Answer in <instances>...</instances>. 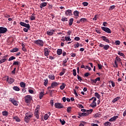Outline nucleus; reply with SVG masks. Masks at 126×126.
<instances>
[{
    "instance_id": "obj_30",
    "label": "nucleus",
    "mask_w": 126,
    "mask_h": 126,
    "mask_svg": "<svg viewBox=\"0 0 126 126\" xmlns=\"http://www.w3.org/2000/svg\"><path fill=\"white\" fill-rule=\"evenodd\" d=\"M73 20H74V19H73V18H71L69 19V26H71V25H72V24L73 23Z\"/></svg>"
},
{
    "instance_id": "obj_59",
    "label": "nucleus",
    "mask_w": 126,
    "mask_h": 126,
    "mask_svg": "<svg viewBox=\"0 0 126 126\" xmlns=\"http://www.w3.org/2000/svg\"><path fill=\"white\" fill-rule=\"evenodd\" d=\"M115 5H112V6H111L110 7V8H109V10H113V9H114V8H115Z\"/></svg>"
},
{
    "instance_id": "obj_16",
    "label": "nucleus",
    "mask_w": 126,
    "mask_h": 126,
    "mask_svg": "<svg viewBox=\"0 0 126 126\" xmlns=\"http://www.w3.org/2000/svg\"><path fill=\"white\" fill-rule=\"evenodd\" d=\"M34 115L35 118L38 120V119H39V111H38L37 110H35Z\"/></svg>"
},
{
    "instance_id": "obj_27",
    "label": "nucleus",
    "mask_w": 126,
    "mask_h": 126,
    "mask_svg": "<svg viewBox=\"0 0 126 126\" xmlns=\"http://www.w3.org/2000/svg\"><path fill=\"white\" fill-rule=\"evenodd\" d=\"M20 85L21 87H22V88H25V87H26V84H25V83H24L23 82H21L20 83Z\"/></svg>"
},
{
    "instance_id": "obj_35",
    "label": "nucleus",
    "mask_w": 126,
    "mask_h": 126,
    "mask_svg": "<svg viewBox=\"0 0 126 126\" xmlns=\"http://www.w3.org/2000/svg\"><path fill=\"white\" fill-rule=\"evenodd\" d=\"M30 121V118L27 117V116L25 117V122H26V123H29Z\"/></svg>"
},
{
    "instance_id": "obj_56",
    "label": "nucleus",
    "mask_w": 126,
    "mask_h": 126,
    "mask_svg": "<svg viewBox=\"0 0 126 126\" xmlns=\"http://www.w3.org/2000/svg\"><path fill=\"white\" fill-rule=\"evenodd\" d=\"M70 111H71V107H69L67 108V112L70 113Z\"/></svg>"
},
{
    "instance_id": "obj_37",
    "label": "nucleus",
    "mask_w": 126,
    "mask_h": 126,
    "mask_svg": "<svg viewBox=\"0 0 126 126\" xmlns=\"http://www.w3.org/2000/svg\"><path fill=\"white\" fill-rule=\"evenodd\" d=\"M2 114L3 115V116H8V112L6 111H4L2 112Z\"/></svg>"
},
{
    "instance_id": "obj_55",
    "label": "nucleus",
    "mask_w": 126,
    "mask_h": 126,
    "mask_svg": "<svg viewBox=\"0 0 126 126\" xmlns=\"http://www.w3.org/2000/svg\"><path fill=\"white\" fill-rule=\"evenodd\" d=\"M115 45H120L121 44V41L119 40H116L115 42Z\"/></svg>"
},
{
    "instance_id": "obj_31",
    "label": "nucleus",
    "mask_w": 126,
    "mask_h": 126,
    "mask_svg": "<svg viewBox=\"0 0 126 126\" xmlns=\"http://www.w3.org/2000/svg\"><path fill=\"white\" fill-rule=\"evenodd\" d=\"M13 120H15L16 122H20V119L17 116H15L13 117Z\"/></svg>"
},
{
    "instance_id": "obj_51",
    "label": "nucleus",
    "mask_w": 126,
    "mask_h": 126,
    "mask_svg": "<svg viewBox=\"0 0 126 126\" xmlns=\"http://www.w3.org/2000/svg\"><path fill=\"white\" fill-rule=\"evenodd\" d=\"M91 75V74H90V73L89 72H87L84 74V76H85L86 77H88V76H90Z\"/></svg>"
},
{
    "instance_id": "obj_17",
    "label": "nucleus",
    "mask_w": 126,
    "mask_h": 126,
    "mask_svg": "<svg viewBox=\"0 0 126 126\" xmlns=\"http://www.w3.org/2000/svg\"><path fill=\"white\" fill-rule=\"evenodd\" d=\"M118 118H119V116H114L113 117L110 119L109 120V122H114V121H116V120H117V119H118Z\"/></svg>"
},
{
    "instance_id": "obj_42",
    "label": "nucleus",
    "mask_w": 126,
    "mask_h": 126,
    "mask_svg": "<svg viewBox=\"0 0 126 126\" xmlns=\"http://www.w3.org/2000/svg\"><path fill=\"white\" fill-rule=\"evenodd\" d=\"M65 72V69L63 68V71L60 73V76H63L64 74V73Z\"/></svg>"
},
{
    "instance_id": "obj_9",
    "label": "nucleus",
    "mask_w": 126,
    "mask_h": 126,
    "mask_svg": "<svg viewBox=\"0 0 126 126\" xmlns=\"http://www.w3.org/2000/svg\"><path fill=\"white\" fill-rule=\"evenodd\" d=\"M65 14L66 16H71V15H72V11L68 9L65 11Z\"/></svg>"
},
{
    "instance_id": "obj_15",
    "label": "nucleus",
    "mask_w": 126,
    "mask_h": 126,
    "mask_svg": "<svg viewBox=\"0 0 126 126\" xmlns=\"http://www.w3.org/2000/svg\"><path fill=\"white\" fill-rule=\"evenodd\" d=\"M78 116L80 117H87V116H88V113H86L85 112H79Z\"/></svg>"
},
{
    "instance_id": "obj_4",
    "label": "nucleus",
    "mask_w": 126,
    "mask_h": 126,
    "mask_svg": "<svg viewBox=\"0 0 126 126\" xmlns=\"http://www.w3.org/2000/svg\"><path fill=\"white\" fill-rule=\"evenodd\" d=\"M101 29L103 31H104V32H106V33H108L109 34H111L112 33V31L109 28L105 27H101Z\"/></svg>"
},
{
    "instance_id": "obj_57",
    "label": "nucleus",
    "mask_w": 126,
    "mask_h": 126,
    "mask_svg": "<svg viewBox=\"0 0 126 126\" xmlns=\"http://www.w3.org/2000/svg\"><path fill=\"white\" fill-rule=\"evenodd\" d=\"M102 25H103V26H104L105 27H107V26H108V23L104 22L103 23Z\"/></svg>"
},
{
    "instance_id": "obj_11",
    "label": "nucleus",
    "mask_w": 126,
    "mask_h": 126,
    "mask_svg": "<svg viewBox=\"0 0 126 126\" xmlns=\"http://www.w3.org/2000/svg\"><path fill=\"white\" fill-rule=\"evenodd\" d=\"M9 101H10V102L12 103V104L13 105H14V106H18V104L17 103V101H16V100L15 99L10 98L9 99Z\"/></svg>"
},
{
    "instance_id": "obj_44",
    "label": "nucleus",
    "mask_w": 126,
    "mask_h": 126,
    "mask_svg": "<svg viewBox=\"0 0 126 126\" xmlns=\"http://www.w3.org/2000/svg\"><path fill=\"white\" fill-rule=\"evenodd\" d=\"M20 64V63L16 61H14L13 63V65H19Z\"/></svg>"
},
{
    "instance_id": "obj_40",
    "label": "nucleus",
    "mask_w": 126,
    "mask_h": 126,
    "mask_svg": "<svg viewBox=\"0 0 126 126\" xmlns=\"http://www.w3.org/2000/svg\"><path fill=\"white\" fill-rule=\"evenodd\" d=\"M97 106V104L95 102L93 101L92 104L91 105V106L93 107V108H94V107H96Z\"/></svg>"
},
{
    "instance_id": "obj_33",
    "label": "nucleus",
    "mask_w": 126,
    "mask_h": 126,
    "mask_svg": "<svg viewBox=\"0 0 126 126\" xmlns=\"http://www.w3.org/2000/svg\"><path fill=\"white\" fill-rule=\"evenodd\" d=\"M67 63V60L66 59H65L63 62V66H66L67 64H66V63Z\"/></svg>"
},
{
    "instance_id": "obj_61",
    "label": "nucleus",
    "mask_w": 126,
    "mask_h": 126,
    "mask_svg": "<svg viewBox=\"0 0 126 126\" xmlns=\"http://www.w3.org/2000/svg\"><path fill=\"white\" fill-rule=\"evenodd\" d=\"M111 85L112 87H115L116 86V84H115V82L114 81H111Z\"/></svg>"
},
{
    "instance_id": "obj_21",
    "label": "nucleus",
    "mask_w": 126,
    "mask_h": 126,
    "mask_svg": "<svg viewBox=\"0 0 126 126\" xmlns=\"http://www.w3.org/2000/svg\"><path fill=\"white\" fill-rule=\"evenodd\" d=\"M32 116H33V114L30 112L26 113V117L28 118H32Z\"/></svg>"
},
{
    "instance_id": "obj_23",
    "label": "nucleus",
    "mask_w": 126,
    "mask_h": 126,
    "mask_svg": "<svg viewBox=\"0 0 126 126\" xmlns=\"http://www.w3.org/2000/svg\"><path fill=\"white\" fill-rule=\"evenodd\" d=\"M19 51V49L16 47H15L13 49L11 50L10 51V53H15L16 52H18Z\"/></svg>"
},
{
    "instance_id": "obj_19",
    "label": "nucleus",
    "mask_w": 126,
    "mask_h": 126,
    "mask_svg": "<svg viewBox=\"0 0 126 126\" xmlns=\"http://www.w3.org/2000/svg\"><path fill=\"white\" fill-rule=\"evenodd\" d=\"M7 81H8V82H9V83L10 84H12V83H13V82H14V79L10 78H7Z\"/></svg>"
},
{
    "instance_id": "obj_25",
    "label": "nucleus",
    "mask_w": 126,
    "mask_h": 126,
    "mask_svg": "<svg viewBox=\"0 0 126 126\" xmlns=\"http://www.w3.org/2000/svg\"><path fill=\"white\" fill-rule=\"evenodd\" d=\"M80 22H82V23H85V22H87L88 21L87 20V19L82 18L80 19Z\"/></svg>"
},
{
    "instance_id": "obj_63",
    "label": "nucleus",
    "mask_w": 126,
    "mask_h": 126,
    "mask_svg": "<svg viewBox=\"0 0 126 126\" xmlns=\"http://www.w3.org/2000/svg\"><path fill=\"white\" fill-rule=\"evenodd\" d=\"M74 40L75 41H79V40H80V38L79 37L76 36L74 38Z\"/></svg>"
},
{
    "instance_id": "obj_6",
    "label": "nucleus",
    "mask_w": 126,
    "mask_h": 126,
    "mask_svg": "<svg viewBox=\"0 0 126 126\" xmlns=\"http://www.w3.org/2000/svg\"><path fill=\"white\" fill-rule=\"evenodd\" d=\"M54 106L57 109H63V105L61 103H55Z\"/></svg>"
},
{
    "instance_id": "obj_48",
    "label": "nucleus",
    "mask_w": 126,
    "mask_h": 126,
    "mask_svg": "<svg viewBox=\"0 0 126 126\" xmlns=\"http://www.w3.org/2000/svg\"><path fill=\"white\" fill-rule=\"evenodd\" d=\"M64 38H65V41H71V39H70V36H68V37L65 36Z\"/></svg>"
},
{
    "instance_id": "obj_29",
    "label": "nucleus",
    "mask_w": 126,
    "mask_h": 126,
    "mask_svg": "<svg viewBox=\"0 0 126 126\" xmlns=\"http://www.w3.org/2000/svg\"><path fill=\"white\" fill-rule=\"evenodd\" d=\"M48 77L51 80H55V75L54 74L49 75L48 76Z\"/></svg>"
},
{
    "instance_id": "obj_38",
    "label": "nucleus",
    "mask_w": 126,
    "mask_h": 126,
    "mask_svg": "<svg viewBox=\"0 0 126 126\" xmlns=\"http://www.w3.org/2000/svg\"><path fill=\"white\" fill-rule=\"evenodd\" d=\"M65 87V84H64V83H63L62 85L60 86V89H61V90H63Z\"/></svg>"
},
{
    "instance_id": "obj_5",
    "label": "nucleus",
    "mask_w": 126,
    "mask_h": 126,
    "mask_svg": "<svg viewBox=\"0 0 126 126\" xmlns=\"http://www.w3.org/2000/svg\"><path fill=\"white\" fill-rule=\"evenodd\" d=\"M20 25L21 26H23L24 27H26V28H28L29 30H30V25L29 24H26L23 22H20Z\"/></svg>"
},
{
    "instance_id": "obj_13",
    "label": "nucleus",
    "mask_w": 126,
    "mask_h": 126,
    "mask_svg": "<svg viewBox=\"0 0 126 126\" xmlns=\"http://www.w3.org/2000/svg\"><path fill=\"white\" fill-rule=\"evenodd\" d=\"M101 38L102 39L103 41H104V42H106V43H110V40L108 39V37L105 36H101Z\"/></svg>"
},
{
    "instance_id": "obj_7",
    "label": "nucleus",
    "mask_w": 126,
    "mask_h": 126,
    "mask_svg": "<svg viewBox=\"0 0 126 126\" xmlns=\"http://www.w3.org/2000/svg\"><path fill=\"white\" fill-rule=\"evenodd\" d=\"M99 47H103L104 50H105V51H107L109 49V48H110V45H109L108 44L104 45V44H103L102 43H100Z\"/></svg>"
},
{
    "instance_id": "obj_12",
    "label": "nucleus",
    "mask_w": 126,
    "mask_h": 126,
    "mask_svg": "<svg viewBox=\"0 0 126 126\" xmlns=\"http://www.w3.org/2000/svg\"><path fill=\"white\" fill-rule=\"evenodd\" d=\"M54 33H55V30H49L47 32V35H49V36H52V35H54Z\"/></svg>"
},
{
    "instance_id": "obj_54",
    "label": "nucleus",
    "mask_w": 126,
    "mask_h": 126,
    "mask_svg": "<svg viewBox=\"0 0 126 126\" xmlns=\"http://www.w3.org/2000/svg\"><path fill=\"white\" fill-rule=\"evenodd\" d=\"M73 75H74V76H76V70L75 69H74L73 70Z\"/></svg>"
},
{
    "instance_id": "obj_39",
    "label": "nucleus",
    "mask_w": 126,
    "mask_h": 126,
    "mask_svg": "<svg viewBox=\"0 0 126 126\" xmlns=\"http://www.w3.org/2000/svg\"><path fill=\"white\" fill-rule=\"evenodd\" d=\"M93 112V109L87 110L86 113L88 114V115H89V114H91V113H92Z\"/></svg>"
},
{
    "instance_id": "obj_47",
    "label": "nucleus",
    "mask_w": 126,
    "mask_h": 126,
    "mask_svg": "<svg viewBox=\"0 0 126 126\" xmlns=\"http://www.w3.org/2000/svg\"><path fill=\"white\" fill-rule=\"evenodd\" d=\"M60 123H61L62 126H63V125H64V124H65V121L63 119V120L60 119Z\"/></svg>"
},
{
    "instance_id": "obj_41",
    "label": "nucleus",
    "mask_w": 126,
    "mask_h": 126,
    "mask_svg": "<svg viewBox=\"0 0 126 126\" xmlns=\"http://www.w3.org/2000/svg\"><path fill=\"white\" fill-rule=\"evenodd\" d=\"M49 115L46 114L44 116V119L45 120V121H47V120H48V119H49Z\"/></svg>"
},
{
    "instance_id": "obj_64",
    "label": "nucleus",
    "mask_w": 126,
    "mask_h": 126,
    "mask_svg": "<svg viewBox=\"0 0 126 126\" xmlns=\"http://www.w3.org/2000/svg\"><path fill=\"white\" fill-rule=\"evenodd\" d=\"M28 30H29V29H28V28H24L23 29V31H24V32H28Z\"/></svg>"
},
{
    "instance_id": "obj_36",
    "label": "nucleus",
    "mask_w": 126,
    "mask_h": 126,
    "mask_svg": "<svg viewBox=\"0 0 126 126\" xmlns=\"http://www.w3.org/2000/svg\"><path fill=\"white\" fill-rule=\"evenodd\" d=\"M74 15L78 17V16H79V12L78 11H74Z\"/></svg>"
},
{
    "instance_id": "obj_18",
    "label": "nucleus",
    "mask_w": 126,
    "mask_h": 126,
    "mask_svg": "<svg viewBox=\"0 0 126 126\" xmlns=\"http://www.w3.org/2000/svg\"><path fill=\"white\" fill-rule=\"evenodd\" d=\"M100 77H97L94 80L92 79L91 80L92 83H96L97 81H100Z\"/></svg>"
},
{
    "instance_id": "obj_46",
    "label": "nucleus",
    "mask_w": 126,
    "mask_h": 126,
    "mask_svg": "<svg viewBox=\"0 0 126 126\" xmlns=\"http://www.w3.org/2000/svg\"><path fill=\"white\" fill-rule=\"evenodd\" d=\"M43 96H44V93H43V92H41L39 93V98L42 99V98H43Z\"/></svg>"
},
{
    "instance_id": "obj_34",
    "label": "nucleus",
    "mask_w": 126,
    "mask_h": 126,
    "mask_svg": "<svg viewBox=\"0 0 126 126\" xmlns=\"http://www.w3.org/2000/svg\"><path fill=\"white\" fill-rule=\"evenodd\" d=\"M94 96L96 97L97 99H100L101 98V95H100L98 93H95Z\"/></svg>"
},
{
    "instance_id": "obj_60",
    "label": "nucleus",
    "mask_w": 126,
    "mask_h": 126,
    "mask_svg": "<svg viewBox=\"0 0 126 126\" xmlns=\"http://www.w3.org/2000/svg\"><path fill=\"white\" fill-rule=\"evenodd\" d=\"M79 43L77 42V44H74V48H78L79 47Z\"/></svg>"
},
{
    "instance_id": "obj_49",
    "label": "nucleus",
    "mask_w": 126,
    "mask_h": 126,
    "mask_svg": "<svg viewBox=\"0 0 126 126\" xmlns=\"http://www.w3.org/2000/svg\"><path fill=\"white\" fill-rule=\"evenodd\" d=\"M62 21L64 22V21H67V18H65L64 17H63L62 19H61Z\"/></svg>"
},
{
    "instance_id": "obj_24",
    "label": "nucleus",
    "mask_w": 126,
    "mask_h": 126,
    "mask_svg": "<svg viewBox=\"0 0 126 126\" xmlns=\"http://www.w3.org/2000/svg\"><path fill=\"white\" fill-rule=\"evenodd\" d=\"M57 53L59 56H61L63 54V50L62 49H58Z\"/></svg>"
},
{
    "instance_id": "obj_32",
    "label": "nucleus",
    "mask_w": 126,
    "mask_h": 126,
    "mask_svg": "<svg viewBox=\"0 0 126 126\" xmlns=\"http://www.w3.org/2000/svg\"><path fill=\"white\" fill-rule=\"evenodd\" d=\"M13 89L15 90V91H20V89L17 86H14Z\"/></svg>"
},
{
    "instance_id": "obj_28",
    "label": "nucleus",
    "mask_w": 126,
    "mask_h": 126,
    "mask_svg": "<svg viewBox=\"0 0 126 126\" xmlns=\"http://www.w3.org/2000/svg\"><path fill=\"white\" fill-rule=\"evenodd\" d=\"M94 118H100V117H101V114L100 113H95L94 114Z\"/></svg>"
},
{
    "instance_id": "obj_43",
    "label": "nucleus",
    "mask_w": 126,
    "mask_h": 126,
    "mask_svg": "<svg viewBox=\"0 0 126 126\" xmlns=\"http://www.w3.org/2000/svg\"><path fill=\"white\" fill-rule=\"evenodd\" d=\"M118 54L119 55V56H121V57H123L124 58H125V54L121 52V51H118Z\"/></svg>"
},
{
    "instance_id": "obj_1",
    "label": "nucleus",
    "mask_w": 126,
    "mask_h": 126,
    "mask_svg": "<svg viewBox=\"0 0 126 126\" xmlns=\"http://www.w3.org/2000/svg\"><path fill=\"white\" fill-rule=\"evenodd\" d=\"M33 43L35 44V45H38L40 47H43L44 46V42L42 39L34 40Z\"/></svg>"
},
{
    "instance_id": "obj_10",
    "label": "nucleus",
    "mask_w": 126,
    "mask_h": 126,
    "mask_svg": "<svg viewBox=\"0 0 126 126\" xmlns=\"http://www.w3.org/2000/svg\"><path fill=\"white\" fill-rule=\"evenodd\" d=\"M44 56H45V57H48V56H49V54H50V49H48L47 48H45L44 49Z\"/></svg>"
},
{
    "instance_id": "obj_14",
    "label": "nucleus",
    "mask_w": 126,
    "mask_h": 126,
    "mask_svg": "<svg viewBox=\"0 0 126 126\" xmlns=\"http://www.w3.org/2000/svg\"><path fill=\"white\" fill-rule=\"evenodd\" d=\"M58 85H60V83L57 82H53L51 83V87L52 88H55V87H57Z\"/></svg>"
},
{
    "instance_id": "obj_45",
    "label": "nucleus",
    "mask_w": 126,
    "mask_h": 126,
    "mask_svg": "<svg viewBox=\"0 0 126 126\" xmlns=\"http://www.w3.org/2000/svg\"><path fill=\"white\" fill-rule=\"evenodd\" d=\"M16 58L14 56H11L8 59L9 62H10L11 61H13V60H15Z\"/></svg>"
},
{
    "instance_id": "obj_50",
    "label": "nucleus",
    "mask_w": 126,
    "mask_h": 126,
    "mask_svg": "<svg viewBox=\"0 0 126 126\" xmlns=\"http://www.w3.org/2000/svg\"><path fill=\"white\" fill-rule=\"evenodd\" d=\"M48 80H47V79H45L44 82V85L45 86H47V85L48 84Z\"/></svg>"
},
{
    "instance_id": "obj_62",
    "label": "nucleus",
    "mask_w": 126,
    "mask_h": 126,
    "mask_svg": "<svg viewBox=\"0 0 126 126\" xmlns=\"http://www.w3.org/2000/svg\"><path fill=\"white\" fill-rule=\"evenodd\" d=\"M70 56H71V57H72V58H74L76 56V54H75V53H71V54H70Z\"/></svg>"
},
{
    "instance_id": "obj_53",
    "label": "nucleus",
    "mask_w": 126,
    "mask_h": 126,
    "mask_svg": "<svg viewBox=\"0 0 126 126\" xmlns=\"http://www.w3.org/2000/svg\"><path fill=\"white\" fill-rule=\"evenodd\" d=\"M82 4L84 5V6H87L88 5L89 3L87 2H83L82 3Z\"/></svg>"
},
{
    "instance_id": "obj_22",
    "label": "nucleus",
    "mask_w": 126,
    "mask_h": 126,
    "mask_svg": "<svg viewBox=\"0 0 126 126\" xmlns=\"http://www.w3.org/2000/svg\"><path fill=\"white\" fill-rule=\"evenodd\" d=\"M30 19L32 21L35 20V19H36V14L34 13H32V15L31 16V18Z\"/></svg>"
},
{
    "instance_id": "obj_58",
    "label": "nucleus",
    "mask_w": 126,
    "mask_h": 126,
    "mask_svg": "<svg viewBox=\"0 0 126 126\" xmlns=\"http://www.w3.org/2000/svg\"><path fill=\"white\" fill-rule=\"evenodd\" d=\"M77 79H78V80H79L80 81H82V78H81V77H80L79 75H77Z\"/></svg>"
},
{
    "instance_id": "obj_8",
    "label": "nucleus",
    "mask_w": 126,
    "mask_h": 126,
    "mask_svg": "<svg viewBox=\"0 0 126 126\" xmlns=\"http://www.w3.org/2000/svg\"><path fill=\"white\" fill-rule=\"evenodd\" d=\"M7 31L6 28L0 27V34H4Z\"/></svg>"
},
{
    "instance_id": "obj_3",
    "label": "nucleus",
    "mask_w": 126,
    "mask_h": 126,
    "mask_svg": "<svg viewBox=\"0 0 126 126\" xmlns=\"http://www.w3.org/2000/svg\"><path fill=\"white\" fill-rule=\"evenodd\" d=\"M32 100V96H31V95H28L25 97V101L26 103H30Z\"/></svg>"
},
{
    "instance_id": "obj_26",
    "label": "nucleus",
    "mask_w": 126,
    "mask_h": 126,
    "mask_svg": "<svg viewBox=\"0 0 126 126\" xmlns=\"http://www.w3.org/2000/svg\"><path fill=\"white\" fill-rule=\"evenodd\" d=\"M121 99V97L118 96L116 98H115L113 100H112V103H116L117 101H119V100Z\"/></svg>"
},
{
    "instance_id": "obj_2",
    "label": "nucleus",
    "mask_w": 126,
    "mask_h": 126,
    "mask_svg": "<svg viewBox=\"0 0 126 126\" xmlns=\"http://www.w3.org/2000/svg\"><path fill=\"white\" fill-rule=\"evenodd\" d=\"M117 62V63H121L122 62V59L121 58H120V57L117 56L116 57L115 60L114 61V63H115L116 67H119V64H118Z\"/></svg>"
},
{
    "instance_id": "obj_52",
    "label": "nucleus",
    "mask_w": 126,
    "mask_h": 126,
    "mask_svg": "<svg viewBox=\"0 0 126 126\" xmlns=\"http://www.w3.org/2000/svg\"><path fill=\"white\" fill-rule=\"evenodd\" d=\"M5 61H6V59H5V58L0 60V63H4V62H5Z\"/></svg>"
},
{
    "instance_id": "obj_20",
    "label": "nucleus",
    "mask_w": 126,
    "mask_h": 126,
    "mask_svg": "<svg viewBox=\"0 0 126 126\" xmlns=\"http://www.w3.org/2000/svg\"><path fill=\"white\" fill-rule=\"evenodd\" d=\"M48 4V2H43L40 4V8H42V7H45V6H47V4Z\"/></svg>"
}]
</instances>
